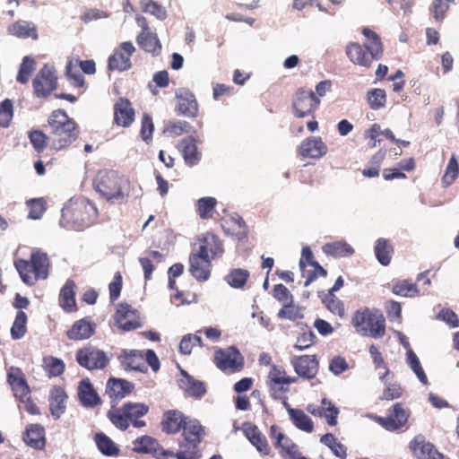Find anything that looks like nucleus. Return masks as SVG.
I'll return each instance as SVG.
<instances>
[{
  "mask_svg": "<svg viewBox=\"0 0 459 459\" xmlns=\"http://www.w3.org/2000/svg\"><path fill=\"white\" fill-rule=\"evenodd\" d=\"M322 404V416L326 419L327 423L330 426H335L337 424V417L339 414V409L334 406L330 400L323 398L321 401Z\"/></svg>",
  "mask_w": 459,
  "mask_h": 459,
  "instance_id": "4d7b16f0",
  "label": "nucleus"
},
{
  "mask_svg": "<svg viewBox=\"0 0 459 459\" xmlns=\"http://www.w3.org/2000/svg\"><path fill=\"white\" fill-rule=\"evenodd\" d=\"M8 33L22 39L31 38L32 39H37L39 37L36 25L22 20L12 23L8 27Z\"/></svg>",
  "mask_w": 459,
  "mask_h": 459,
  "instance_id": "f704fd0d",
  "label": "nucleus"
},
{
  "mask_svg": "<svg viewBox=\"0 0 459 459\" xmlns=\"http://www.w3.org/2000/svg\"><path fill=\"white\" fill-rule=\"evenodd\" d=\"M217 201L214 197H202L197 201V213L200 218L207 220L212 217Z\"/></svg>",
  "mask_w": 459,
  "mask_h": 459,
  "instance_id": "3c124183",
  "label": "nucleus"
},
{
  "mask_svg": "<svg viewBox=\"0 0 459 459\" xmlns=\"http://www.w3.org/2000/svg\"><path fill=\"white\" fill-rule=\"evenodd\" d=\"M191 125L186 121H169L164 129V132L172 136H178L183 133L192 132Z\"/></svg>",
  "mask_w": 459,
  "mask_h": 459,
  "instance_id": "e2e57ef3",
  "label": "nucleus"
},
{
  "mask_svg": "<svg viewBox=\"0 0 459 459\" xmlns=\"http://www.w3.org/2000/svg\"><path fill=\"white\" fill-rule=\"evenodd\" d=\"M75 288V282L73 280H67L60 290L58 298L59 306L67 313L77 311Z\"/></svg>",
  "mask_w": 459,
  "mask_h": 459,
  "instance_id": "c85d7f7f",
  "label": "nucleus"
},
{
  "mask_svg": "<svg viewBox=\"0 0 459 459\" xmlns=\"http://www.w3.org/2000/svg\"><path fill=\"white\" fill-rule=\"evenodd\" d=\"M142 8L143 12L154 15L159 20H165L167 17L165 8L153 0H143Z\"/></svg>",
  "mask_w": 459,
  "mask_h": 459,
  "instance_id": "0e129e2a",
  "label": "nucleus"
},
{
  "mask_svg": "<svg viewBox=\"0 0 459 459\" xmlns=\"http://www.w3.org/2000/svg\"><path fill=\"white\" fill-rule=\"evenodd\" d=\"M289 416L293 425L299 429L307 433L314 430L312 420L301 409H289Z\"/></svg>",
  "mask_w": 459,
  "mask_h": 459,
  "instance_id": "a19ab883",
  "label": "nucleus"
},
{
  "mask_svg": "<svg viewBox=\"0 0 459 459\" xmlns=\"http://www.w3.org/2000/svg\"><path fill=\"white\" fill-rule=\"evenodd\" d=\"M43 368L48 377H59L65 371V363L62 359L47 356L43 359Z\"/></svg>",
  "mask_w": 459,
  "mask_h": 459,
  "instance_id": "a18cd8bd",
  "label": "nucleus"
},
{
  "mask_svg": "<svg viewBox=\"0 0 459 459\" xmlns=\"http://www.w3.org/2000/svg\"><path fill=\"white\" fill-rule=\"evenodd\" d=\"M67 395L65 390L59 386H54L49 394V409L52 416L55 419L60 418V416L65 411Z\"/></svg>",
  "mask_w": 459,
  "mask_h": 459,
  "instance_id": "473e14b6",
  "label": "nucleus"
},
{
  "mask_svg": "<svg viewBox=\"0 0 459 459\" xmlns=\"http://www.w3.org/2000/svg\"><path fill=\"white\" fill-rule=\"evenodd\" d=\"M367 101L370 108L377 110L384 108L386 102V94L385 90L375 88L367 92Z\"/></svg>",
  "mask_w": 459,
  "mask_h": 459,
  "instance_id": "603ef678",
  "label": "nucleus"
},
{
  "mask_svg": "<svg viewBox=\"0 0 459 459\" xmlns=\"http://www.w3.org/2000/svg\"><path fill=\"white\" fill-rule=\"evenodd\" d=\"M27 315L20 310L17 312L14 322L11 328V336L13 340L22 338L27 332Z\"/></svg>",
  "mask_w": 459,
  "mask_h": 459,
  "instance_id": "09e8293b",
  "label": "nucleus"
},
{
  "mask_svg": "<svg viewBox=\"0 0 459 459\" xmlns=\"http://www.w3.org/2000/svg\"><path fill=\"white\" fill-rule=\"evenodd\" d=\"M198 446L199 444L182 440L179 443V450L178 452L169 451L168 456L176 457L177 459H199L201 452Z\"/></svg>",
  "mask_w": 459,
  "mask_h": 459,
  "instance_id": "ea45409f",
  "label": "nucleus"
},
{
  "mask_svg": "<svg viewBox=\"0 0 459 459\" xmlns=\"http://www.w3.org/2000/svg\"><path fill=\"white\" fill-rule=\"evenodd\" d=\"M77 363L88 370H97L105 368L109 363L108 354L91 344L80 348L75 352Z\"/></svg>",
  "mask_w": 459,
  "mask_h": 459,
  "instance_id": "6e6552de",
  "label": "nucleus"
},
{
  "mask_svg": "<svg viewBox=\"0 0 459 459\" xmlns=\"http://www.w3.org/2000/svg\"><path fill=\"white\" fill-rule=\"evenodd\" d=\"M212 258L192 252L189 255V273L199 282L208 281L212 274Z\"/></svg>",
  "mask_w": 459,
  "mask_h": 459,
  "instance_id": "dca6fc26",
  "label": "nucleus"
},
{
  "mask_svg": "<svg viewBox=\"0 0 459 459\" xmlns=\"http://www.w3.org/2000/svg\"><path fill=\"white\" fill-rule=\"evenodd\" d=\"M407 362L411 368L412 369V371L417 376V377L419 378V380L422 384L426 385L428 383V377L420 365L418 357L411 350H409L407 351Z\"/></svg>",
  "mask_w": 459,
  "mask_h": 459,
  "instance_id": "13d9d810",
  "label": "nucleus"
},
{
  "mask_svg": "<svg viewBox=\"0 0 459 459\" xmlns=\"http://www.w3.org/2000/svg\"><path fill=\"white\" fill-rule=\"evenodd\" d=\"M135 449L142 453L152 454L158 459H163L169 453V450H165L156 439L149 436L138 438L135 441Z\"/></svg>",
  "mask_w": 459,
  "mask_h": 459,
  "instance_id": "2f4dec72",
  "label": "nucleus"
},
{
  "mask_svg": "<svg viewBox=\"0 0 459 459\" xmlns=\"http://www.w3.org/2000/svg\"><path fill=\"white\" fill-rule=\"evenodd\" d=\"M322 249L325 255L335 258L347 257L354 254V248L344 240L326 243Z\"/></svg>",
  "mask_w": 459,
  "mask_h": 459,
  "instance_id": "58836bf2",
  "label": "nucleus"
},
{
  "mask_svg": "<svg viewBox=\"0 0 459 459\" xmlns=\"http://www.w3.org/2000/svg\"><path fill=\"white\" fill-rule=\"evenodd\" d=\"M121 363L126 368L137 371H146L144 355L139 351H130L120 356Z\"/></svg>",
  "mask_w": 459,
  "mask_h": 459,
  "instance_id": "4c0bfd02",
  "label": "nucleus"
},
{
  "mask_svg": "<svg viewBox=\"0 0 459 459\" xmlns=\"http://www.w3.org/2000/svg\"><path fill=\"white\" fill-rule=\"evenodd\" d=\"M452 1L453 0H433L430 12L437 22H440L445 18L449 8V3Z\"/></svg>",
  "mask_w": 459,
  "mask_h": 459,
  "instance_id": "774afa93",
  "label": "nucleus"
},
{
  "mask_svg": "<svg viewBox=\"0 0 459 459\" xmlns=\"http://www.w3.org/2000/svg\"><path fill=\"white\" fill-rule=\"evenodd\" d=\"M13 101L9 99L0 103V126L8 127L13 119Z\"/></svg>",
  "mask_w": 459,
  "mask_h": 459,
  "instance_id": "69168bd1",
  "label": "nucleus"
},
{
  "mask_svg": "<svg viewBox=\"0 0 459 459\" xmlns=\"http://www.w3.org/2000/svg\"><path fill=\"white\" fill-rule=\"evenodd\" d=\"M459 175V164L455 158V155L453 154L448 161V164L446 168L445 174L442 177V183L445 186H451Z\"/></svg>",
  "mask_w": 459,
  "mask_h": 459,
  "instance_id": "864d4df0",
  "label": "nucleus"
},
{
  "mask_svg": "<svg viewBox=\"0 0 459 459\" xmlns=\"http://www.w3.org/2000/svg\"><path fill=\"white\" fill-rule=\"evenodd\" d=\"M409 416L410 410L403 403H396L388 410L386 416H374L373 419L385 430L396 431L406 425Z\"/></svg>",
  "mask_w": 459,
  "mask_h": 459,
  "instance_id": "f8f14e48",
  "label": "nucleus"
},
{
  "mask_svg": "<svg viewBox=\"0 0 459 459\" xmlns=\"http://www.w3.org/2000/svg\"><path fill=\"white\" fill-rule=\"evenodd\" d=\"M134 119V110L128 99L119 98L114 105V122L117 126L127 127Z\"/></svg>",
  "mask_w": 459,
  "mask_h": 459,
  "instance_id": "b1692460",
  "label": "nucleus"
},
{
  "mask_svg": "<svg viewBox=\"0 0 459 459\" xmlns=\"http://www.w3.org/2000/svg\"><path fill=\"white\" fill-rule=\"evenodd\" d=\"M52 148L59 151L74 142L79 130L75 121L63 109L54 110L48 118Z\"/></svg>",
  "mask_w": 459,
  "mask_h": 459,
  "instance_id": "20e7f679",
  "label": "nucleus"
},
{
  "mask_svg": "<svg viewBox=\"0 0 459 459\" xmlns=\"http://www.w3.org/2000/svg\"><path fill=\"white\" fill-rule=\"evenodd\" d=\"M327 152V146L320 137H308L302 141L298 152L304 158L318 159Z\"/></svg>",
  "mask_w": 459,
  "mask_h": 459,
  "instance_id": "393cba45",
  "label": "nucleus"
},
{
  "mask_svg": "<svg viewBox=\"0 0 459 459\" xmlns=\"http://www.w3.org/2000/svg\"><path fill=\"white\" fill-rule=\"evenodd\" d=\"M95 333V324L87 318H82L74 323L66 332L69 340L82 341L89 339Z\"/></svg>",
  "mask_w": 459,
  "mask_h": 459,
  "instance_id": "cd10ccee",
  "label": "nucleus"
},
{
  "mask_svg": "<svg viewBox=\"0 0 459 459\" xmlns=\"http://www.w3.org/2000/svg\"><path fill=\"white\" fill-rule=\"evenodd\" d=\"M249 272L245 269H232L225 277L226 282L232 288L240 289L245 286L248 278Z\"/></svg>",
  "mask_w": 459,
  "mask_h": 459,
  "instance_id": "c03bdc74",
  "label": "nucleus"
},
{
  "mask_svg": "<svg viewBox=\"0 0 459 459\" xmlns=\"http://www.w3.org/2000/svg\"><path fill=\"white\" fill-rule=\"evenodd\" d=\"M392 291L394 294L402 297H415L419 294L417 285L408 280L395 281L393 284Z\"/></svg>",
  "mask_w": 459,
  "mask_h": 459,
  "instance_id": "49530a36",
  "label": "nucleus"
},
{
  "mask_svg": "<svg viewBox=\"0 0 459 459\" xmlns=\"http://www.w3.org/2000/svg\"><path fill=\"white\" fill-rule=\"evenodd\" d=\"M149 412V406L143 403H126L122 406L112 405L107 412L110 422L118 429L125 431L130 425L136 429L146 426L141 420Z\"/></svg>",
  "mask_w": 459,
  "mask_h": 459,
  "instance_id": "39448f33",
  "label": "nucleus"
},
{
  "mask_svg": "<svg viewBox=\"0 0 459 459\" xmlns=\"http://www.w3.org/2000/svg\"><path fill=\"white\" fill-rule=\"evenodd\" d=\"M361 32L366 38V42L363 45L358 42H350L346 46L345 52L354 65L370 67L373 61L382 57L383 45L380 37L369 28H363Z\"/></svg>",
  "mask_w": 459,
  "mask_h": 459,
  "instance_id": "f03ea898",
  "label": "nucleus"
},
{
  "mask_svg": "<svg viewBox=\"0 0 459 459\" xmlns=\"http://www.w3.org/2000/svg\"><path fill=\"white\" fill-rule=\"evenodd\" d=\"M22 281L29 285H34L39 280H45L48 276L49 258L40 250H33L30 260L16 258L13 262Z\"/></svg>",
  "mask_w": 459,
  "mask_h": 459,
  "instance_id": "423d86ee",
  "label": "nucleus"
},
{
  "mask_svg": "<svg viewBox=\"0 0 459 459\" xmlns=\"http://www.w3.org/2000/svg\"><path fill=\"white\" fill-rule=\"evenodd\" d=\"M320 99L311 90L298 89L292 99V108L295 117H305L311 116L318 108Z\"/></svg>",
  "mask_w": 459,
  "mask_h": 459,
  "instance_id": "9d476101",
  "label": "nucleus"
},
{
  "mask_svg": "<svg viewBox=\"0 0 459 459\" xmlns=\"http://www.w3.org/2000/svg\"><path fill=\"white\" fill-rule=\"evenodd\" d=\"M410 447L414 455L419 459H434L435 455L437 454V450L432 444L425 442L422 439H419L418 437L414 438L411 442Z\"/></svg>",
  "mask_w": 459,
  "mask_h": 459,
  "instance_id": "79ce46f5",
  "label": "nucleus"
},
{
  "mask_svg": "<svg viewBox=\"0 0 459 459\" xmlns=\"http://www.w3.org/2000/svg\"><path fill=\"white\" fill-rule=\"evenodd\" d=\"M278 317L281 319H289L295 321L303 317L302 310L299 307L292 303H286L278 312Z\"/></svg>",
  "mask_w": 459,
  "mask_h": 459,
  "instance_id": "bf43d9fd",
  "label": "nucleus"
},
{
  "mask_svg": "<svg viewBox=\"0 0 459 459\" xmlns=\"http://www.w3.org/2000/svg\"><path fill=\"white\" fill-rule=\"evenodd\" d=\"M351 325L363 336L379 339L385 334V318L379 309L368 307L358 309L351 317Z\"/></svg>",
  "mask_w": 459,
  "mask_h": 459,
  "instance_id": "0eeeda50",
  "label": "nucleus"
},
{
  "mask_svg": "<svg viewBox=\"0 0 459 459\" xmlns=\"http://www.w3.org/2000/svg\"><path fill=\"white\" fill-rule=\"evenodd\" d=\"M316 336L311 329L307 328L297 337L294 348L299 351H303L310 348L316 342Z\"/></svg>",
  "mask_w": 459,
  "mask_h": 459,
  "instance_id": "052dcab7",
  "label": "nucleus"
},
{
  "mask_svg": "<svg viewBox=\"0 0 459 459\" xmlns=\"http://www.w3.org/2000/svg\"><path fill=\"white\" fill-rule=\"evenodd\" d=\"M135 48L131 41L122 42L108 57V66L111 71H126L132 66L131 56Z\"/></svg>",
  "mask_w": 459,
  "mask_h": 459,
  "instance_id": "2eb2a0df",
  "label": "nucleus"
},
{
  "mask_svg": "<svg viewBox=\"0 0 459 459\" xmlns=\"http://www.w3.org/2000/svg\"><path fill=\"white\" fill-rule=\"evenodd\" d=\"M196 345H203L201 337L194 334H186L182 338L179 343V351L182 354L188 355Z\"/></svg>",
  "mask_w": 459,
  "mask_h": 459,
  "instance_id": "338daca9",
  "label": "nucleus"
},
{
  "mask_svg": "<svg viewBox=\"0 0 459 459\" xmlns=\"http://www.w3.org/2000/svg\"><path fill=\"white\" fill-rule=\"evenodd\" d=\"M115 325L123 331H133L142 327L140 313L126 302L117 304L113 316Z\"/></svg>",
  "mask_w": 459,
  "mask_h": 459,
  "instance_id": "4468645a",
  "label": "nucleus"
},
{
  "mask_svg": "<svg viewBox=\"0 0 459 459\" xmlns=\"http://www.w3.org/2000/svg\"><path fill=\"white\" fill-rule=\"evenodd\" d=\"M28 137L38 153L43 152L48 145V136L41 130L34 129L29 132Z\"/></svg>",
  "mask_w": 459,
  "mask_h": 459,
  "instance_id": "6e6d98bb",
  "label": "nucleus"
},
{
  "mask_svg": "<svg viewBox=\"0 0 459 459\" xmlns=\"http://www.w3.org/2000/svg\"><path fill=\"white\" fill-rule=\"evenodd\" d=\"M37 98H47L57 88L56 71L53 66L44 65L32 81Z\"/></svg>",
  "mask_w": 459,
  "mask_h": 459,
  "instance_id": "9b49d317",
  "label": "nucleus"
},
{
  "mask_svg": "<svg viewBox=\"0 0 459 459\" xmlns=\"http://www.w3.org/2000/svg\"><path fill=\"white\" fill-rule=\"evenodd\" d=\"M138 46L145 52L157 56L161 51V44L158 36L151 31H141L136 38Z\"/></svg>",
  "mask_w": 459,
  "mask_h": 459,
  "instance_id": "c9c22d12",
  "label": "nucleus"
},
{
  "mask_svg": "<svg viewBox=\"0 0 459 459\" xmlns=\"http://www.w3.org/2000/svg\"><path fill=\"white\" fill-rule=\"evenodd\" d=\"M178 148L182 153L186 165L195 166L200 161L201 152L198 151L195 138H183L180 140Z\"/></svg>",
  "mask_w": 459,
  "mask_h": 459,
  "instance_id": "7c9ffc66",
  "label": "nucleus"
},
{
  "mask_svg": "<svg viewBox=\"0 0 459 459\" xmlns=\"http://www.w3.org/2000/svg\"><path fill=\"white\" fill-rule=\"evenodd\" d=\"M313 269H301L302 277L306 279L304 285L307 287L312 281L316 280L319 276L325 277L327 275V271L323 268L319 263L313 264Z\"/></svg>",
  "mask_w": 459,
  "mask_h": 459,
  "instance_id": "680f3d73",
  "label": "nucleus"
},
{
  "mask_svg": "<svg viewBox=\"0 0 459 459\" xmlns=\"http://www.w3.org/2000/svg\"><path fill=\"white\" fill-rule=\"evenodd\" d=\"M290 364L299 377L307 380L315 378L319 368L316 355L295 356L290 359Z\"/></svg>",
  "mask_w": 459,
  "mask_h": 459,
  "instance_id": "f3484780",
  "label": "nucleus"
},
{
  "mask_svg": "<svg viewBox=\"0 0 459 459\" xmlns=\"http://www.w3.org/2000/svg\"><path fill=\"white\" fill-rule=\"evenodd\" d=\"M7 382L11 385L14 396L24 401L30 395V390L22 370L17 367H11L7 372Z\"/></svg>",
  "mask_w": 459,
  "mask_h": 459,
  "instance_id": "6ab92c4d",
  "label": "nucleus"
},
{
  "mask_svg": "<svg viewBox=\"0 0 459 459\" xmlns=\"http://www.w3.org/2000/svg\"><path fill=\"white\" fill-rule=\"evenodd\" d=\"M36 62L30 56H25L20 66L17 74V81L22 84L27 83L33 71L35 70Z\"/></svg>",
  "mask_w": 459,
  "mask_h": 459,
  "instance_id": "5fc2aeb1",
  "label": "nucleus"
},
{
  "mask_svg": "<svg viewBox=\"0 0 459 459\" xmlns=\"http://www.w3.org/2000/svg\"><path fill=\"white\" fill-rule=\"evenodd\" d=\"M321 443L328 446L332 452L338 457L344 459L347 455V449L344 445L340 443L332 433L325 434L320 438Z\"/></svg>",
  "mask_w": 459,
  "mask_h": 459,
  "instance_id": "de8ad7c7",
  "label": "nucleus"
},
{
  "mask_svg": "<svg viewBox=\"0 0 459 459\" xmlns=\"http://www.w3.org/2000/svg\"><path fill=\"white\" fill-rule=\"evenodd\" d=\"M134 389V385L127 380L110 377L106 385V394L112 402H117L129 395Z\"/></svg>",
  "mask_w": 459,
  "mask_h": 459,
  "instance_id": "5701e85b",
  "label": "nucleus"
},
{
  "mask_svg": "<svg viewBox=\"0 0 459 459\" xmlns=\"http://www.w3.org/2000/svg\"><path fill=\"white\" fill-rule=\"evenodd\" d=\"M187 421V418L181 411L169 410L164 413L160 425L163 432L175 434L183 429Z\"/></svg>",
  "mask_w": 459,
  "mask_h": 459,
  "instance_id": "a878e982",
  "label": "nucleus"
},
{
  "mask_svg": "<svg viewBox=\"0 0 459 459\" xmlns=\"http://www.w3.org/2000/svg\"><path fill=\"white\" fill-rule=\"evenodd\" d=\"M199 248L197 253L216 259L222 256L224 253L223 242L220 237L212 232H206L198 238Z\"/></svg>",
  "mask_w": 459,
  "mask_h": 459,
  "instance_id": "a211bd4d",
  "label": "nucleus"
},
{
  "mask_svg": "<svg viewBox=\"0 0 459 459\" xmlns=\"http://www.w3.org/2000/svg\"><path fill=\"white\" fill-rule=\"evenodd\" d=\"M299 377H287L283 378H274V380H266V386L270 396L273 400H282L290 392V385L298 382Z\"/></svg>",
  "mask_w": 459,
  "mask_h": 459,
  "instance_id": "bb28decb",
  "label": "nucleus"
},
{
  "mask_svg": "<svg viewBox=\"0 0 459 459\" xmlns=\"http://www.w3.org/2000/svg\"><path fill=\"white\" fill-rule=\"evenodd\" d=\"M98 218V209L88 199L71 200L63 209L60 223L69 229L83 230Z\"/></svg>",
  "mask_w": 459,
  "mask_h": 459,
  "instance_id": "7ed1b4c3",
  "label": "nucleus"
},
{
  "mask_svg": "<svg viewBox=\"0 0 459 459\" xmlns=\"http://www.w3.org/2000/svg\"><path fill=\"white\" fill-rule=\"evenodd\" d=\"M180 388L185 390L190 396L201 398L206 393L204 384L195 379L186 371H182V376L178 380Z\"/></svg>",
  "mask_w": 459,
  "mask_h": 459,
  "instance_id": "72a5a7b5",
  "label": "nucleus"
},
{
  "mask_svg": "<svg viewBox=\"0 0 459 459\" xmlns=\"http://www.w3.org/2000/svg\"><path fill=\"white\" fill-rule=\"evenodd\" d=\"M374 249L377 261L384 266L388 265L394 253L391 242L385 238H379L376 241Z\"/></svg>",
  "mask_w": 459,
  "mask_h": 459,
  "instance_id": "37998d69",
  "label": "nucleus"
},
{
  "mask_svg": "<svg viewBox=\"0 0 459 459\" xmlns=\"http://www.w3.org/2000/svg\"><path fill=\"white\" fill-rule=\"evenodd\" d=\"M177 110L179 115L195 117L198 114V103L195 96L188 90L181 89L177 94Z\"/></svg>",
  "mask_w": 459,
  "mask_h": 459,
  "instance_id": "412c9836",
  "label": "nucleus"
},
{
  "mask_svg": "<svg viewBox=\"0 0 459 459\" xmlns=\"http://www.w3.org/2000/svg\"><path fill=\"white\" fill-rule=\"evenodd\" d=\"M213 361L219 369L227 374L240 372L245 365L244 357L235 346L215 351Z\"/></svg>",
  "mask_w": 459,
  "mask_h": 459,
  "instance_id": "1a4fd4ad",
  "label": "nucleus"
},
{
  "mask_svg": "<svg viewBox=\"0 0 459 459\" xmlns=\"http://www.w3.org/2000/svg\"><path fill=\"white\" fill-rule=\"evenodd\" d=\"M242 429L245 437L260 454L263 455H269L271 454L272 449L268 444V441L256 425L250 422L244 423Z\"/></svg>",
  "mask_w": 459,
  "mask_h": 459,
  "instance_id": "4be33fe9",
  "label": "nucleus"
},
{
  "mask_svg": "<svg viewBox=\"0 0 459 459\" xmlns=\"http://www.w3.org/2000/svg\"><path fill=\"white\" fill-rule=\"evenodd\" d=\"M95 442L99 450L106 455H115L118 453L116 444L104 433H97L95 435Z\"/></svg>",
  "mask_w": 459,
  "mask_h": 459,
  "instance_id": "8fccbe9b",
  "label": "nucleus"
},
{
  "mask_svg": "<svg viewBox=\"0 0 459 459\" xmlns=\"http://www.w3.org/2000/svg\"><path fill=\"white\" fill-rule=\"evenodd\" d=\"M95 190L111 204L127 202L130 181L114 170H100L93 181Z\"/></svg>",
  "mask_w": 459,
  "mask_h": 459,
  "instance_id": "f257e3e1",
  "label": "nucleus"
},
{
  "mask_svg": "<svg viewBox=\"0 0 459 459\" xmlns=\"http://www.w3.org/2000/svg\"><path fill=\"white\" fill-rule=\"evenodd\" d=\"M77 395L80 403L85 408H95L102 403V400L89 378L79 382Z\"/></svg>",
  "mask_w": 459,
  "mask_h": 459,
  "instance_id": "aec40b11",
  "label": "nucleus"
},
{
  "mask_svg": "<svg viewBox=\"0 0 459 459\" xmlns=\"http://www.w3.org/2000/svg\"><path fill=\"white\" fill-rule=\"evenodd\" d=\"M182 430L183 440L199 445L205 434L204 427L195 420H188Z\"/></svg>",
  "mask_w": 459,
  "mask_h": 459,
  "instance_id": "e433bc0d",
  "label": "nucleus"
},
{
  "mask_svg": "<svg viewBox=\"0 0 459 459\" xmlns=\"http://www.w3.org/2000/svg\"><path fill=\"white\" fill-rule=\"evenodd\" d=\"M269 437L282 459H297L301 455L299 446L284 434L279 426H271Z\"/></svg>",
  "mask_w": 459,
  "mask_h": 459,
  "instance_id": "ddd939ff",
  "label": "nucleus"
},
{
  "mask_svg": "<svg viewBox=\"0 0 459 459\" xmlns=\"http://www.w3.org/2000/svg\"><path fill=\"white\" fill-rule=\"evenodd\" d=\"M23 440L27 446L42 450L46 446L45 429L40 424H30L23 434Z\"/></svg>",
  "mask_w": 459,
  "mask_h": 459,
  "instance_id": "c756f323",
  "label": "nucleus"
}]
</instances>
